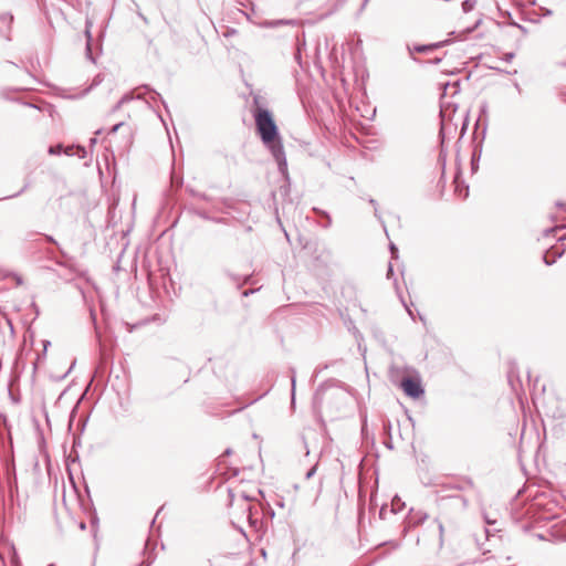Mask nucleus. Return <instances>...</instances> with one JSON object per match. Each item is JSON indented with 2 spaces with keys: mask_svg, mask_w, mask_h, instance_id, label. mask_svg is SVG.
Masks as SVG:
<instances>
[{
  "mask_svg": "<svg viewBox=\"0 0 566 566\" xmlns=\"http://www.w3.org/2000/svg\"><path fill=\"white\" fill-rule=\"evenodd\" d=\"M533 17L535 15V10L532 11ZM533 22H535V19L533 18Z\"/></svg>",
  "mask_w": 566,
  "mask_h": 566,
  "instance_id": "nucleus-31",
  "label": "nucleus"
},
{
  "mask_svg": "<svg viewBox=\"0 0 566 566\" xmlns=\"http://www.w3.org/2000/svg\"><path fill=\"white\" fill-rule=\"evenodd\" d=\"M564 253V250L559 247H553L551 248L548 251L545 252L543 259H544V262L547 264V265H552L553 263L556 262V260L558 258H560Z\"/></svg>",
  "mask_w": 566,
  "mask_h": 566,
  "instance_id": "nucleus-3",
  "label": "nucleus"
},
{
  "mask_svg": "<svg viewBox=\"0 0 566 566\" xmlns=\"http://www.w3.org/2000/svg\"><path fill=\"white\" fill-rule=\"evenodd\" d=\"M252 509H253V506L251 504H248L245 507V512L248 514V520L251 524L255 523V521L252 520Z\"/></svg>",
  "mask_w": 566,
  "mask_h": 566,
  "instance_id": "nucleus-10",
  "label": "nucleus"
},
{
  "mask_svg": "<svg viewBox=\"0 0 566 566\" xmlns=\"http://www.w3.org/2000/svg\"><path fill=\"white\" fill-rule=\"evenodd\" d=\"M437 45H419V46H416L415 50L417 52H427V51H430L432 50L433 48H436Z\"/></svg>",
  "mask_w": 566,
  "mask_h": 566,
  "instance_id": "nucleus-8",
  "label": "nucleus"
},
{
  "mask_svg": "<svg viewBox=\"0 0 566 566\" xmlns=\"http://www.w3.org/2000/svg\"><path fill=\"white\" fill-rule=\"evenodd\" d=\"M441 117H442V125H441V134L444 135V132L447 130V125L444 124V114L441 113Z\"/></svg>",
  "mask_w": 566,
  "mask_h": 566,
  "instance_id": "nucleus-14",
  "label": "nucleus"
},
{
  "mask_svg": "<svg viewBox=\"0 0 566 566\" xmlns=\"http://www.w3.org/2000/svg\"><path fill=\"white\" fill-rule=\"evenodd\" d=\"M65 154H66V155H69V156H73V155H75V153H74V147H69V148H66V149H65Z\"/></svg>",
  "mask_w": 566,
  "mask_h": 566,
  "instance_id": "nucleus-16",
  "label": "nucleus"
},
{
  "mask_svg": "<svg viewBox=\"0 0 566 566\" xmlns=\"http://www.w3.org/2000/svg\"><path fill=\"white\" fill-rule=\"evenodd\" d=\"M124 101H125V98H122V99H120V102L118 103L117 107H119V105H120L122 103H124Z\"/></svg>",
  "mask_w": 566,
  "mask_h": 566,
  "instance_id": "nucleus-27",
  "label": "nucleus"
},
{
  "mask_svg": "<svg viewBox=\"0 0 566 566\" xmlns=\"http://www.w3.org/2000/svg\"><path fill=\"white\" fill-rule=\"evenodd\" d=\"M402 504L400 505V500L398 497H395L392 500V510H401Z\"/></svg>",
  "mask_w": 566,
  "mask_h": 566,
  "instance_id": "nucleus-11",
  "label": "nucleus"
},
{
  "mask_svg": "<svg viewBox=\"0 0 566 566\" xmlns=\"http://www.w3.org/2000/svg\"><path fill=\"white\" fill-rule=\"evenodd\" d=\"M439 531H440V534H442V533H443V526H442V524H441V523H439Z\"/></svg>",
  "mask_w": 566,
  "mask_h": 566,
  "instance_id": "nucleus-24",
  "label": "nucleus"
},
{
  "mask_svg": "<svg viewBox=\"0 0 566 566\" xmlns=\"http://www.w3.org/2000/svg\"><path fill=\"white\" fill-rule=\"evenodd\" d=\"M239 496L242 497L245 501H250L252 499V497L245 495L244 493H240Z\"/></svg>",
  "mask_w": 566,
  "mask_h": 566,
  "instance_id": "nucleus-20",
  "label": "nucleus"
},
{
  "mask_svg": "<svg viewBox=\"0 0 566 566\" xmlns=\"http://www.w3.org/2000/svg\"><path fill=\"white\" fill-rule=\"evenodd\" d=\"M401 387L406 395L411 398H419L423 394V389L418 380L406 378L401 381Z\"/></svg>",
  "mask_w": 566,
  "mask_h": 566,
  "instance_id": "nucleus-2",
  "label": "nucleus"
},
{
  "mask_svg": "<svg viewBox=\"0 0 566 566\" xmlns=\"http://www.w3.org/2000/svg\"><path fill=\"white\" fill-rule=\"evenodd\" d=\"M520 402L522 405V407L524 408V400L520 397Z\"/></svg>",
  "mask_w": 566,
  "mask_h": 566,
  "instance_id": "nucleus-26",
  "label": "nucleus"
},
{
  "mask_svg": "<svg viewBox=\"0 0 566 566\" xmlns=\"http://www.w3.org/2000/svg\"><path fill=\"white\" fill-rule=\"evenodd\" d=\"M475 1L474 0H464L462 2V10L463 12L468 13L474 9Z\"/></svg>",
  "mask_w": 566,
  "mask_h": 566,
  "instance_id": "nucleus-6",
  "label": "nucleus"
},
{
  "mask_svg": "<svg viewBox=\"0 0 566 566\" xmlns=\"http://www.w3.org/2000/svg\"><path fill=\"white\" fill-rule=\"evenodd\" d=\"M525 429H526V422L524 421L523 429H522V437H523V436H524V433H525Z\"/></svg>",
  "mask_w": 566,
  "mask_h": 566,
  "instance_id": "nucleus-23",
  "label": "nucleus"
},
{
  "mask_svg": "<svg viewBox=\"0 0 566 566\" xmlns=\"http://www.w3.org/2000/svg\"><path fill=\"white\" fill-rule=\"evenodd\" d=\"M455 191H457L458 196L462 199H465L469 195L468 187L461 188L459 185H457Z\"/></svg>",
  "mask_w": 566,
  "mask_h": 566,
  "instance_id": "nucleus-7",
  "label": "nucleus"
},
{
  "mask_svg": "<svg viewBox=\"0 0 566 566\" xmlns=\"http://www.w3.org/2000/svg\"><path fill=\"white\" fill-rule=\"evenodd\" d=\"M557 206H558V207H562V208H565V210H566V205L560 203V202H557Z\"/></svg>",
  "mask_w": 566,
  "mask_h": 566,
  "instance_id": "nucleus-25",
  "label": "nucleus"
},
{
  "mask_svg": "<svg viewBox=\"0 0 566 566\" xmlns=\"http://www.w3.org/2000/svg\"><path fill=\"white\" fill-rule=\"evenodd\" d=\"M91 52V48H90V44H87V53L90 54Z\"/></svg>",
  "mask_w": 566,
  "mask_h": 566,
  "instance_id": "nucleus-30",
  "label": "nucleus"
},
{
  "mask_svg": "<svg viewBox=\"0 0 566 566\" xmlns=\"http://www.w3.org/2000/svg\"><path fill=\"white\" fill-rule=\"evenodd\" d=\"M294 389H295V378H292V396L294 397Z\"/></svg>",
  "mask_w": 566,
  "mask_h": 566,
  "instance_id": "nucleus-21",
  "label": "nucleus"
},
{
  "mask_svg": "<svg viewBox=\"0 0 566 566\" xmlns=\"http://www.w3.org/2000/svg\"><path fill=\"white\" fill-rule=\"evenodd\" d=\"M541 506H542V502L539 501V495H537V494H535V495H534V494H533V504H532V507H533V522H534L535 520H539V518H542L541 516H538V517L536 516V515H537L536 511H537V509H539Z\"/></svg>",
  "mask_w": 566,
  "mask_h": 566,
  "instance_id": "nucleus-5",
  "label": "nucleus"
},
{
  "mask_svg": "<svg viewBox=\"0 0 566 566\" xmlns=\"http://www.w3.org/2000/svg\"><path fill=\"white\" fill-rule=\"evenodd\" d=\"M392 274H394L392 266H391V264H389L388 272H387L388 279H390L392 276Z\"/></svg>",
  "mask_w": 566,
  "mask_h": 566,
  "instance_id": "nucleus-17",
  "label": "nucleus"
},
{
  "mask_svg": "<svg viewBox=\"0 0 566 566\" xmlns=\"http://www.w3.org/2000/svg\"><path fill=\"white\" fill-rule=\"evenodd\" d=\"M390 251H391L392 258L397 259L398 258V255H397L398 251H397V248L394 244L390 245Z\"/></svg>",
  "mask_w": 566,
  "mask_h": 566,
  "instance_id": "nucleus-15",
  "label": "nucleus"
},
{
  "mask_svg": "<svg viewBox=\"0 0 566 566\" xmlns=\"http://www.w3.org/2000/svg\"><path fill=\"white\" fill-rule=\"evenodd\" d=\"M507 60L512 59L513 57V54H507Z\"/></svg>",
  "mask_w": 566,
  "mask_h": 566,
  "instance_id": "nucleus-29",
  "label": "nucleus"
},
{
  "mask_svg": "<svg viewBox=\"0 0 566 566\" xmlns=\"http://www.w3.org/2000/svg\"><path fill=\"white\" fill-rule=\"evenodd\" d=\"M316 472V465H314L312 469H310L306 473V479H311Z\"/></svg>",
  "mask_w": 566,
  "mask_h": 566,
  "instance_id": "nucleus-13",
  "label": "nucleus"
},
{
  "mask_svg": "<svg viewBox=\"0 0 566 566\" xmlns=\"http://www.w3.org/2000/svg\"><path fill=\"white\" fill-rule=\"evenodd\" d=\"M85 153H86V151H85V149H84V148H82V147H77V148H76V153H75V155H77L78 157L83 158V157L85 156Z\"/></svg>",
  "mask_w": 566,
  "mask_h": 566,
  "instance_id": "nucleus-12",
  "label": "nucleus"
},
{
  "mask_svg": "<svg viewBox=\"0 0 566 566\" xmlns=\"http://www.w3.org/2000/svg\"><path fill=\"white\" fill-rule=\"evenodd\" d=\"M253 116L261 140L270 149L279 165L280 171L284 174L287 168L286 157L281 138L279 137L277 126L272 114L270 111L259 107L254 112Z\"/></svg>",
  "mask_w": 566,
  "mask_h": 566,
  "instance_id": "nucleus-1",
  "label": "nucleus"
},
{
  "mask_svg": "<svg viewBox=\"0 0 566 566\" xmlns=\"http://www.w3.org/2000/svg\"><path fill=\"white\" fill-rule=\"evenodd\" d=\"M21 282H22V281H21V279H20V277H17V283H18V284H21Z\"/></svg>",
  "mask_w": 566,
  "mask_h": 566,
  "instance_id": "nucleus-28",
  "label": "nucleus"
},
{
  "mask_svg": "<svg viewBox=\"0 0 566 566\" xmlns=\"http://www.w3.org/2000/svg\"><path fill=\"white\" fill-rule=\"evenodd\" d=\"M13 17L9 13L0 14V29L3 27L9 29L12 23Z\"/></svg>",
  "mask_w": 566,
  "mask_h": 566,
  "instance_id": "nucleus-4",
  "label": "nucleus"
},
{
  "mask_svg": "<svg viewBox=\"0 0 566 566\" xmlns=\"http://www.w3.org/2000/svg\"><path fill=\"white\" fill-rule=\"evenodd\" d=\"M533 537H537L541 541L544 539V535L542 533H533Z\"/></svg>",
  "mask_w": 566,
  "mask_h": 566,
  "instance_id": "nucleus-18",
  "label": "nucleus"
},
{
  "mask_svg": "<svg viewBox=\"0 0 566 566\" xmlns=\"http://www.w3.org/2000/svg\"><path fill=\"white\" fill-rule=\"evenodd\" d=\"M229 495L231 497V502L234 500L235 495L232 493V490H229Z\"/></svg>",
  "mask_w": 566,
  "mask_h": 566,
  "instance_id": "nucleus-22",
  "label": "nucleus"
},
{
  "mask_svg": "<svg viewBox=\"0 0 566 566\" xmlns=\"http://www.w3.org/2000/svg\"><path fill=\"white\" fill-rule=\"evenodd\" d=\"M61 151H62V146L61 145L51 146L49 148V154H51V155H59V154H61Z\"/></svg>",
  "mask_w": 566,
  "mask_h": 566,
  "instance_id": "nucleus-9",
  "label": "nucleus"
},
{
  "mask_svg": "<svg viewBox=\"0 0 566 566\" xmlns=\"http://www.w3.org/2000/svg\"><path fill=\"white\" fill-rule=\"evenodd\" d=\"M122 126V123L119 124H116L115 126H113L112 128V133H116L117 130H119V127Z\"/></svg>",
  "mask_w": 566,
  "mask_h": 566,
  "instance_id": "nucleus-19",
  "label": "nucleus"
}]
</instances>
